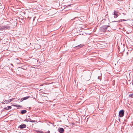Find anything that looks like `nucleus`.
Returning <instances> with one entry per match:
<instances>
[{
	"instance_id": "nucleus-1",
	"label": "nucleus",
	"mask_w": 133,
	"mask_h": 133,
	"mask_svg": "<svg viewBox=\"0 0 133 133\" xmlns=\"http://www.w3.org/2000/svg\"><path fill=\"white\" fill-rule=\"evenodd\" d=\"M109 25H105L103 26L101 28V30H102L103 32L107 30L108 27H109Z\"/></svg>"
},
{
	"instance_id": "nucleus-2",
	"label": "nucleus",
	"mask_w": 133,
	"mask_h": 133,
	"mask_svg": "<svg viewBox=\"0 0 133 133\" xmlns=\"http://www.w3.org/2000/svg\"><path fill=\"white\" fill-rule=\"evenodd\" d=\"M119 116L121 117H122L124 114V111L123 110H120L119 112Z\"/></svg>"
},
{
	"instance_id": "nucleus-3",
	"label": "nucleus",
	"mask_w": 133,
	"mask_h": 133,
	"mask_svg": "<svg viewBox=\"0 0 133 133\" xmlns=\"http://www.w3.org/2000/svg\"><path fill=\"white\" fill-rule=\"evenodd\" d=\"M10 28V27L8 26H3L2 27H0V30H2L3 29V30L9 29Z\"/></svg>"
},
{
	"instance_id": "nucleus-4",
	"label": "nucleus",
	"mask_w": 133,
	"mask_h": 133,
	"mask_svg": "<svg viewBox=\"0 0 133 133\" xmlns=\"http://www.w3.org/2000/svg\"><path fill=\"white\" fill-rule=\"evenodd\" d=\"M114 17L115 18H116L118 16V12L115 10H114Z\"/></svg>"
},
{
	"instance_id": "nucleus-5",
	"label": "nucleus",
	"mask_w": 133,
	"mask_h": 133,
	"mask_svg": "<svg viewBox=\"0 0 133 133\" xmlns=\"http://www.w3.org/2000/svg\"><path fill=\"white\" fill-rule=\"evenodd\" d=\"M26 125L25 124L21 125H19V128L21 129H23L26 128Z\"/></svg>"
},
{
	"instance_id": "nucleus-6",
	"label": "nucleus",
	"mask_w": 133,
	"mask_h": 133,
	"mask_svg": "<svg viewBox=\"0 0 133 133\" xmlns=\"http://www.w3.org/2000/svg\"><path fill=\"white\" fill-rule=\"evenodd\" d=\"M59 132L60 133H62L64 131V129L62 128H60L58 129Z\"/></svg>"
},
{
	"instance_id": "nucleus-7",
	"label": "nucleus",
	"mask_w": 133,
	"mask_h": 133,
	"mask_svg": "<svg viewBox=\"0 0 133 133\" xmlns=\"http://www.w3.org/2000/svg\"><path fill=\"white\" fill-rule=\"evenodd\" d=\"M83 46V45H82L81 44H80L79 45H78L76 46L75 47L77 48L78 49H79L80 48H82Z\"/></svg>"
},
{
	"instance_id": "nucleus-8",
	"label": "nucleus",
	"mask_w": 133,
	"mask_h": 133,
	"mask_svg": "<svg viewBox=\"0 0 133 133\" xmlns=\"http://www.w3.org/2000/svg\"><path fill=\"white\" fill-rule=\"evenodd\" d=\"M11 107L10 106H8L4 108V109L6 110H8L9 109H11Z\"/></svg>"
},
{
	"instance_id": "nucleus-9",
	"label": "nucleus",
	"mask_w": 133,
	"mask_h": 133,
	"mask_svg": "<svg viewBox=\"0 0 133 133\" xmlns=\"http://www.w3.org/2000/svg\"><path fill=\"white\" fill-rule=\"evenodd\" d=\"M26 112V111L25 110H22L21 111L22 114H23L25 113Z\"/></svg>"
},
{
	"instance_id": "nucleus-10",
	"label": "nucleus",
	"mask_w": 133,
	"mask_h": 133,
	"mask_svg": "<svg viewBox=\"0 0 133 133\" xmlns=\"http://www.w3.org/2000/svg\"><path fill=\"white\" fill-rule=\"evenodd\" d=\"M29 97H24L23 98H22L23 100L22 101L28 99Z\"/></svg>"
},
{
	"instance_id": "nucleus-11",
	"label": "nucleus",
	"mask_w": 133,
	"mask_h": 133,
	"mask_svg": "<svg viewBox=\"0 0 133 133\" xmlns=\"http://www.w3.org/2000/svg\"><path fill=\"white\" fill-rule=\"evenodd\" d=\"M4 102L5 103H8L10 102L9 101V99L5 100Z\"/></svg>"
},
{
	"instance_id": "nucleus-12",
	"label": "nucleus",
	"mask_w": 133,
	"mask_h": 133,
	"mask_svg": "<svg viewBox=\"0 0 133 133\" xmlns=\"http://www.w3.org/2000/svg\"><path fill=\"white\" fill-rule=\"evenodd\" d=\"M15 99L14 98H12V99H9V101L10 102H11L12 101H13Z\"/></svg>"
},
{
	"instance_id": "nucleus-13",
	"label": "nucleus",
	"mask_w": 133,
	"mask_h": 133,
	"mask_svg": "<svg viewBox=\"0 0 133 133\" xmlns=\"http://www.w3.org/2000/svg\"><path fill=\"white\" fill-rule=\"evenodd\" d=\"M129 96L130 97L133 98V94H130L129 95Z\"/></svg>"
},
{
	"instance_id": "nucleus-14",
	"label": "nucleus",
	"mask_w": 133,
	"mask_h": 133,
	"mask_svg": "<svg viewBox=\"0 0 133 133\" xmlns=\"http://www.w3.org/2000/svg\"><path fill=\"white\" fill-rule=\"evenodd\" d=\"M36 131L38 133H42V131H39L38 130H37Z\"/></svg>"
},
{
	"instance_id": "nucleus-15",
	"label": "nucleus",
	"mask_w": 133,
	"mask_h": 133,
	"mask_svg": "<svg viewBox=\"0 0 133 133\" xmlns=\"http://www.w3.org/2000/svg\"><path fill=\"white\" fill-rule=\"evenodd\" d=\"M30 121L31 122H35V121L34 120H31L30 119Z\"/></svg>"
},
{
	"instance_id": "nucleus-16",
	"label": "nucleus",
	"mask_w": 133,
	"mask_h": 133,
	"mask_svg": "<svg viewBox=\"0 0 133 133\" xmlns=\"http://www.w3.org/2000/svg\"><path fill=\"white\" fill-rule=\"evenodd\" d=\"M123 14L124 15H125L126 14V13H123Z\"/></svg>"
},
{
	"instance_id": "nucleus-17",
	"label": "nucleus",
	"mask_w": 133,
	"mask_h": 133,
	"mask_svg": "<svg viewBox=\"0 0 133 133\" xmlns=\"http://www.w3.org/2000/svg\"><path fill=\"white\" fill-rule=\"evenodd\" d=\"M50 131H48L46 132L47 133H50Z\"/></svg>"
},
{
	"instance_id": "nucleus-18",
	"label": "nucleus",
	"mask_w": 133,
	"mask_h": 133,
	"mask_svg": "<svg viewBox=\"0 0 133 133\" xmlns=\"http://www.w3.org/2000/svg\"><path fill=\"white\" fill-rule=\"evenodd\" d=\"M39 47H40V45H39Z\"/></svg>"
},
{
	"instance_id": "nucleus-19",
	"label": "nucleus",
	"mask_w": 133,
	"mask_h": 133,
	"mask_svg": "<svg viewBox=\"0 0 133 133\" xmlns=\"http://www.w3.org/2000/svg\"><path fill=\"white\" fill-rule=\"evenodd\" d=\"M123 21H125V20H124V19H123Z\"/></svg>"
}]
</instances>
